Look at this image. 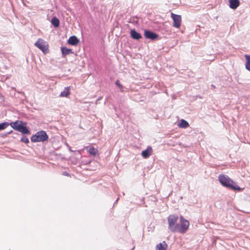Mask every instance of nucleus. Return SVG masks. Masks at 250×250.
I'll return each instance as SVG.
<instances>
[{"label":"nucleus","instance_id":"nucleus-1","mask_svg":"<svg viewBox=\"0 0 250 250\" xmlns=\"http://www.w3.org/2000/svg\"><path fill=\"white\" fill-rule=\"evenodd\" d=\"M218 180L220 183L224 187L233 190L241 191L242 189L228 175L220 174L218 176Z\"/></svg>","mask_w":250,"mask_h":250},{"label":"nucleus","instance_id":"nucleus-2","mask_svg":"<svg viewBox=\"0 0 250 250\" xmlns=\"http://www.w3.org/2000/svg\"><path fill=\"white\" fill-rule=\"evenodd\" d=\"M178 216L177 214H170L167 217L168 228L172 232H178L179 224L177 223Z\"/></svg>","mask_w":250,"mask_h":250},{"label":"nucleus","instance_id":"nucleus-3","mask_svg":"<svg viewBox=\"0 0 250 250\" xmlns=\"http://www.w3.org/2000/svg\"><path fill=\"white\" fill-rule=\"evenodd\" d=\"M48 139V136L44 130L38 131L35 134L31 137V141L32 142H43Z\"/></svg>","mask_w":250,"mask_h":250},{"label":"nucleus","instance_id":"nucleus-4","mask_svg":"<svg viewBox=\"0 0 250 250\" xmlns=\"http://www.w3.org/2000/svg\"><path fill=\"white\" fill-rule=\"evenodd\" d=\"M180 224L179 225L178 232L183 234L186 233L188 229L189 226V222L182 216L180 217Z\"/></svg>","mask_w":250,"mask_h":250},{"label":"nucleus","instance_id":"nucleus-5","mask_svg":"<svg viewBox=\"0 0 250 250\" xmlns=\"http://www.w3.org/2000/svg\"><path fill=\"white\" fill-rule=\"evenodd\" d=\"M34 45L39 48L44 54H46L48 52V45L46 42L42 39H39L35 43Z\"/></svg>","mask_w":250,"mask_h":250},{"label":"nucleus","instance_id":"nucleus-6","mask_svg":"<svg viewBox=\"0 0 250 250\" xmlns=\"http://www.w3.org/2000/svg\"><path fill=\"white\" fill-rule=\"evenodd\" d=\"M171 18L173 21V26L177 28H180L182 21L181 16L180 15L171 13Z\"/></svg>","mask_w":250,"mask_h":250},{"label":"nucleus","instance_id":"nucleus-7","mask_svg":"<svg viewBox=\"0 0 250 250\" xmlns=\"http://www.w3.org/2000/svg\"><path fill=\"white\" fill-rule=\"evenodd\" d=\"M144 36L146 39H150L152 41L156 40L159 38L158 34L151 31L147 30L145 31Z\"/></svg>","mask_w":250,"mask_h":250},{"label":"nucleus","instance_id":"nucleus-8","mask_svg":"<svg viewBox=\"0 0 250 250\" xmlns=\"http://www.w3.org/2000/svg\"><path fill=\"white\" fill-rule=\"evenodd\" d=\"M25 123H21L20 126L18 127L17 131L22 133L23 134H30V131L27 128Z\"/></svg>","mask_w":250,"mask_h":250},{"label":"nucleus","instance_id":"nucleus-9","mask_svg":"<svg viewBox=\"0 0 250 250\" xmlns=\"http://www.w3.org/2000/svg\"><path fill=\"white\" fill-rule=\"evenodd\" d=\"M130 37L134 40H139L142 38V36L140 33L137 32L135 29L130 30Z\"/></svg>","mask_w":250,"mask_h":250},{"label":"nucleus","instance_id":"nucleus-10","mask_svg":"<svg viewBox=\"0 0 250 250\" xmlns=\"http://www.w3.org/2000/svg\"><path fill=\"white\" fill-rule=\"evenodd\" d=\"M152 153V148L151 146H148L146 149L142 151V155L144 158H148Z\"/></svg>","mask_w":250,"mask_h":250},{"label":"nucleus","instance_id":"nucleus-11","mask_svg":"<svg viewBox=\"0 0 250 250\" xmlns=\"http://www.w3.org/2000/svg\"><path fill=\"white\" fill-rule=\"evenodd\" d=\"M69 44L76 45L79 42V40L75 36H70L67 41Z\"/></svg>","mask_w":250,"mask_h":250},{"label":"nucleus","instance_id":"nucleus-12","mask_svg":"<svg viewBox=\"0 0 250 250\" xmlns=\"http://www.w3.org/2000/svg\"><path fill=\"white\" fill-rule=\"evenodd\" d=\"M229 6L232 9H236L240 5L239 0H229Z\"/></svg>","mask_w":250,"mask_h":250},{"label":"nucleus","instance_id":"nucleus-13","mask_svg":"<svg viewBox=\"0 0 250 250\" xmlns=\"http://www.w3.org/2000/svg\"><path fill=\"white\" fill-rule=\"evenodd\" d=\"M70 86L65 87L63 91H62L60 94L61 97H67L70 94Z\"/></svg>","mask_w":250,"mask_h":250},{"label":"nucleus","instance_id":"nucleus-14","mask_svg":"<svg viewBox=\"0 0 250 250\" xmlns=\"http://www.w3.org/2000/svg\"><path fill=\"white\" fill-rule=\"evenodd\" d=\"M61 51L62 56L63 57H65L69 54H73L74 53L71 49H68L65 47H61Z\"/></svg>","mask_w":250,"mask_h":250},{"label":"nucleus","instance_id":"nucleus-15","mask_svg":"<svg viewBox=\"0 0 250 250\" xmlns=\"http://www.w3.org/2000/svg\"><path fill=\"white\" fill-rule=\"evenodd\" d=\"M167 244L165 241L162 243H160L157 244L156 247V250H166L167 248Z\"/></svg>","mask_w":250,"mask_h":250},{"label":"nucleus","instance_id":"nucleus-16","mask_svg":"<svg viewBox=\"0 0 250 250\" xmlns=\"http://www.w3.org/2000/svg\"><path fill=\"white\" fill-rule=\"evenodd\" d=\"M21 123H22V122L21 121H16L14 122H11L9 123V125L12 127L14 129L17 130L18 129V127Z\"/></svg>","mask_w":250,"mask_h":250},{"label":"nucleus","instance_id":"nucleus-17","mask_svg":"<svg viewBox=\"0 0 250 250\" xmlns=\"http://www.w3.org/2000/svg\"><path fill=\"white\" fill-rule=\"evenodd\" d=\"M244 56L246 61L245 64L246 69L250 72V55L245 54Z\"/></svg>","mask_w":250,"mask_h":250},{"label":"nucleus","instance_id":"nucleus-18","mask_svg":"<svg viewBox=\"0 0 250 250\" xmlns=\"http://www.w3.org/2000/svg\"><path fill=\"white\" fill-rule=\"evenodd\" d=\"M178 126H179V127H181V128H187L188 126H189V124L187 121H186L184 119H182L180 121V122L178 125Z\"/></svg>","mask_w":250,"mask_h":250},{"label":"nucleus","instance_id":"nucleus-19","mask_svg":"<svg viewBox=\"0 0 250 250\" xmlns=\"http://www.w3.org/2000/svg\"><path fill=\"white\" fill-rule=\"evenodd\" d=\"M51 23L55 27H58L60 25V21L57 17H53L51 19Z\"/></svg>","mask_w":250,"mask_h":250},{"label":"nucleus","instance_id":"nucleus-20","mask_svg":"<svg viewBox=\"0 0 250 250\" xmlns=\"http://www.w3.org/2000/svg\"><path fill=\"white\" fill-rule=\"evenodd\" d=\"M88 152L91 155L95 156L98 153V149L94 148V147H91L87 150Z\"/></svg>","mask_w":250,"mask_h":250},{"label":"nucleus","instance_id":"nucleus-21","mask_svg":"<svg viewBox=\"0 0 250 250\" xmlns=\"http://www.w3.org/2000/svg\"><path fill=\"white\" fill-rule=\"evenodd\" d=\"M9 125L8 122H4L0 124V130L4 129Z\"/></svg>","mask_w":250,"mask_h":250},{"label":"nucleus","instance_id":"nucleus-22","mask_svg":"<svg viewBox=\"0 0 250 250\" xmlns=\"http://www.w3.org/2000/svg\"><path fill=\"white\" fill-rule=\"evenodd\" d=\"M115 84L119 87L121 92H124V87L122 85V84H121V83H120V81L118 80H116Z\"/></svg>","mask_w":250,"mask_h":250},{"label":"nucleus","instance_id":"nucleus-23","mask_svg":"<svg viewBox=\"0 0 250 250\" xmlns=\"http://www.w3.org/2000/svg\"><path fill=\"white\" fill-rule=\"evenodd\" d=\"M21 142H23V143H24L25 144H28L29 142V141L28 139L25 136H23L22 137V138L21 139Z\"/></svg>","mask_w":250,"mask_h":250},{"label":"nucleus","instance_id":"nucleus-24","mask_svg":"<svg viewBox=\"0 0 250 250\" xmlns=\"http://www.w3.org/2000/svg\"><path fill=\"white\" fill-rule=\"evenodd\" d=\"M12 132H13V131H12V130H10V131H9L7 132H6V133H5V134L3 135V136H7L8 135H9V134H11V133H12Z\"/></svg>","mask_w":250,"mask_h":250},{"label":"nucleus","instance_id":"nucleus-25","mask_svg":"<svg viewBox=\"0 0 250 250\" xmlns=\"http://www.w3.org/2000/svg\"><path fill=\"white\" fill-rule=\"evenodd\" d=\"M63 175H65V176H70V174L68 172H67L66 171H64V172H63Z\"/></svg>","mask_w":250,"mask_h":250},{"label":"nucleus","instance_id":"nucleus-26","mask_svg":"<svg viewBox=\"0 0 250 250\" xmlns=\"http://www.w3.org/2000/svg\"><path fill=\"white\" fill-rule=\"evenodd\" d=\"M210 86H211V87L212 88H213V89L215 88V86L214 84H211Z\"/></svg>","mask_w":250,"mask_h":250},{"label":"nucleus","instance_id":"nucleus-27","mask_svg":"<svg viewBox=\"0 0 250 250\" xmlns=\"http://www.w3.org/2000/svg\"><path fill=\"white\" fill-rule=\"evenodd\" d=\"M101 98H101V97H99V98L97 99V101H99V100H101Z\"/></svg>","mask_w":250,"mask_h":250},{"label":"nucleus","instance_id":"nucleus-28","mask_svg":"<svg viewBox=\"0 0 250 250\" xmlns=\"http://www.w3.org/2000/svg\"><path fill=\"white\" fill-rule=\"evenodd\" d=\"M118 198L117 199V200H116V202H117L118 201Z\"/></svg>","mask_w":250,"mask_h":250}]
</instances>
